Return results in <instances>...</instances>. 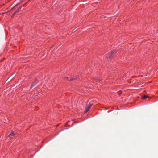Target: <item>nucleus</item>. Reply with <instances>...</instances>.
I'll return each instance as SVG.
<instances>
[{
	"label": "nucleus",
	"mask_w": 158,
	"mask_h": 158,
	"mask_svg": "<svg viewBox=\"0 0 158 158\" xmlns=\"http://www.w3.org/2000/svg\"><path fill=\"white\" fill-rule=\"evenodd\" d=\"M92 106V104H89L88 106L90 107V108Z\"/></svg>",
	"instance_id": "obj_8"
},
{
	"label": "nucleus",
	"mask_w": 158,
	"mask_h": 158,
	"mask_svg": "<svg viewBox=\"0 0 158 158\" xmlns=\"http://www.w3.org/2000/svg\"><path fill=\"white\" fill-rule=\"evenodd\" d=\"M90 109V107H88V106L86 107V108H85V110H86V112H87L88 111H89V110Z\"/></svg>",
	"instance_id": "obj_3"
},
{
	"label": "nucleus",
	"mask_w": 158,
	"mask_h": 158,
	"mask_svg": "<svg viewBox=\"0 0 158 158\" xmlns=\"http://www.w3.org/2000/svg\"><path fill=\"white\" fill-rule=\"evenodd\" d=\"M116 50H113L111 51V54L109 56V58H111L113 55L116 52Z\"/></svg>",
	"instance_id": "obj_1"
},
{
	"label": "nucleus",
	"mask_w": 158,
	"mask_h": 158,
	"mask_svg": "<svg viewBox=\"0 0 158 158\" xmlns=\"http://www.w3.org/2000/svg\"><path fill=\"white\" fill-rule=\"evenodd\" d=\"M35 82L36 83H37V81H35L34 82H33V83L31 85V88L33 86L34 84H35Z\"/></svg>",
	"instance_id": "obj_7"
},
{
	"label": "nucleus",
	"mask_w": 158,
	"mask_h": 158,
	"mask_svg": "<svg viewBox=\"0 0 158 158\" xmlns=\"http://www.w3.org/2000/svg\"><path fill=\"white\" fill-rule=\"evenodd\" d=\"M65 78H67V80H68L69 81H71V80H74L75 79V78H71L70 79H68V77H66Z\"/></svg>",
	"instance_id": "obj_6"
},
{
	"label": "nucleus",
	"mask_w": 158,
	"mask_h": 158,
	"mask_svg": "<svg viewBox=\"0 0 158 158\" xmlns=\"http://www.w3.org/2000/svg\"><path fill=\"white\" fill-rule=\"evenodd\" d=\"M148 97V96L147 95H144V96H142L141 97V98L143 99H144L146 98H147Z\"/></svg>",
	"instance_id": "obj_2"
},
{
	"label": "nucleus",
	"mask_w": 158,
	"mask_h": 158,
	"mask_svg": "<svg viewBox=\"0 0 158 158\" xmlns=\"http://www.w3.org/2000/svg\"><path fill=\"white\" fill-rule=\"evenodd\" d=\"M15 135V134L13 133V132H12L11 133H10V134L9 135H8V137H10V136H14Z\"/></svg>",
	"instance_id": "obj_4"
},
{
	"label": "nucleus",
	"mask_w": 158,
	"mask_h": 158,
	"mask_svg": "<svg viewBox=\"0 0 158 158\" xmlns=\"http://www.w3.org/2000/svg\"><path fill=\"white\" fill-rule=\"evenodd\" d=\"M22 6H21L16 11V12H18L21 9Z\"/></svg>",
	"instance_id": "obj_5"
}]
</instances>
